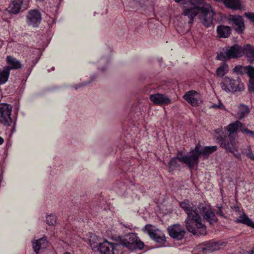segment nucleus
<instances>
[{
    "mask_svg": "<svg viewBox=\"0 0 254 254\" xmlns=\"http://www.w3.org/2000/svg\"><path fill=\"white\" fill-rule=\"evenodd\" d=\"M6 62L8 65L4 67H8L9 71L11 69H18L22 67V64L19 61L12 56H7L6 58Z\"/></svg>",
    "mask_w": 254,
    "mask_h": 254,
    "instance_id": "6ab92c4d",
    "label": "nucleus"
},
{
    "mask_svg": "<svg viewBox=\"0 0 254 254\" xmlns=\"http://www.w3.org/2000/svg\"><path fill=\"white\" fill-rule=\"evenodd\" d=\"M197 93L194 90H190L185 93L184 98L191 105L195 107L198 105V101L196 96Z\"/></svg>",
    "mask_w": 254,
    "mask_h": 254,
    "instance_id": "a211bd4d",
    "label": "nucleus"
},
{
    "mask_svg": "<svg viewBox=\"0 0 254 254\" xmlns=\"http://www.w3.org/2000/svg\"><path fill=\"white\" fill-rule=\"evenodd\" d=\"M228 66L226 63H224L216 70V74L218 76L222 77L228 72Z\"/></svg>",
    "mask_w": 254,
    "mask_h": 254,
    "instance_id": "c85d7f7f",
    "label": "nucleus"
},
{
    "mask_svg": "<svg viewBox=\"0 0 254 254\" xmlns=\"http://www.w3.org/2000/svg\"><path fill=\"white\" fill-rule=\"evenodd\" d=\"M225 129L226 130L227 132H223V134L230 135L231 134L236 137V131L238 130L237 121L234 123H232L228 125L226 127Z\"/></svg>",
    "mask_w": 254,
    "mask_h": 254,
    "instance_id": "bb28decb",
    "label": "nucleus"
},
{
    "mask_svg": "<svg viewBox=\"0 0 254 254\" xmlns=\"http://www.w3.org/2000/svg\"><path fill=\"white\" fill-rule=\"evenodd\" d=\"M56 222V216L54 215H50L46 217V223L49 225H54Z\"/></svg>",
    "mask_w": 254,
    "mask_h": 254,
    "instance_id": "473e14b6",
    "label": "nucleus"
},
{
    "mask_svg": "<svg viewBox=\"0 0 254 254\" xmlns=\"http://www.w3.org/2000/svg\"><path fill=\"white\" fill-rule=\"evenodd\" d=\"M219 210L217 211V213L219 215H220V216L223 217H224V215L223 214L222 210H221V207H219Z\"/></svg>",
    "mask_w": 254,
    "mask_h": 254,
    "instance_id": "a19ab883",
    "label": "nucleus"
},
{
    "mask_svg": "<svg viewBox=\"0 0 254 254\" xmlns=\"http://www.w3.org/2000/svg\"><path fill=\"white\" fill-rule=\"evenodd\" d=\"M10 71L8 67H3L2 69H0V85H2L6 82L9 76Z\"/></svg>",
    "mask_w": 254,
    "mask_h": 254,
    "instance_id": "a878e982",
    "label": "nucleus"
},
{
    "mask_svg": "<svg viewBox=\"0 0 254 254\" xmlns=\"http://www.w3.org/2000/svg\"><path fill=\"white\" fill-rule=\"evenodd\" d=\"M233 155H234V156L236 158H238L240 160H241V155L240 153H235V152H234V153H233Z\"/></svg>",
    "mask_w": 254,
    "mask_h": 254,
    "instance_id": "37998d69",
    "label": "nucleus"
},
{
    "mask_svg": "<svg viewBox=\"0 0 254 254\" xmlns=\"http://www.w3.org/2000/svg\"><path fill=\"white\" fill-rule=\"evenodd\" d=\"M243 56V47L234 44L231 46L225 47L217 54V59L221 61L238 59Z\"/></svg>",
    "mask_w": 254,
    "mask_h": 254,
    "instance_id": "39448f33",
    "label": "nucleus"
},
{
    "mask_svg": "<svg viewBox=\"0 0 254 254\" xmlns=\"http://www.w3.org/2000/svg\"><path fill=\"white\" fill-rule=\"evenodd\" d=\"M216 139L220 147L224 149L226 152L234 153V152L238 151V142L233 135L220 134Z\"/></svg>",
    "mask_w": 254,
    "mask_h": 254,
    "instance_id": "423d86ee",
    "label": "nucleus"
},
{
    "mask_svg": "<svg viewBox=\"0 0 254 254\" xmlns=\"http://www.w3.org/2000/svg\"><path fill=\"white\" fill-rule=\"evenodd\" d=\"M180 207L187 214L185 220L186 226L189 232L194 235H205L206 227L201 222L196 206L188 200H185L180 202Z\"/></svg>",
    "mask_w": 254,
    "mask_h": 254,
    "instance_id": "f257e3e1",
    "label": "nucleus"
},
{
    "mask_svg": "<svg viewBox=\"0 0 254 254\" xmlns=\"http://www.w3.org/2000/svg\"><path fill=\"white\" fill-rule=\"evenodd\" d=\"M168 231L171 238L177 240L183 239L186 234L184 228L179 224H174L169 227Z\"/></svg>",
    "mask_w": 254,
    "mask_h": 254,
    "instance_id": "f8f14e48",
    "label": "nucleus"
},
{
    "mask_svg": "<svg viewBox=\"0 0 254 254\" xmlns=\"http://www.w3.org/2000/svg\"><path fill=\"white\" fill-rule=\"evenodd\" d=\"M117 242L118 246H124L130 252L141 250L144 247V243L139 239L136 234L133 233H129L124 237H119Z\"/></svg>",
    "mask_w": 254,
    "mask_h": 254,
    "instance_id": "20e7f679",
    "label": "nucleus"
},
{
    "mask_svg": "<svg viewBox=\"0 0 254 254\" xmlns=\"http://www.w3.org/2000/svg\"><path fill=\"white\" fill-rule=\"evenodd\" d=\"M250 110L247 106L245 105H241L239 107V111L237 114L238 118L242 119L246 117L249 113Z\"/></svg>",
    "mask_w": 254,
    "mask_h": 254,
    "instance_id": "cd10ccee",
    "label": "nucleus"
},
{
    "mask_svg": "<svg viewBox=\"0 0 254 254\" xmlns=\"http://www.w3.org/2000/svg\"><path fill=\"white\" fill-rule=\"evenodd\" d=\"M63 254H71L69 252H65Z\"/></svg>",
    "mask_w": 254,
    "mask_h": 254,
    "instance_id": "09e8293b",
    "label": "nucleus"
},
{
    "mask_svg": "<svg viewBox=\"0 0 254 254\" xmlns=\"http://www.w3.org/2000/svg\"><path fill=\"white\" fill-rule=\"evenodd\" d=\"M246 74L249 77V80L254 79V67L251 65H247Z\"/></svg>",
    "mask_w": 254,
    "mask_h": 254,
    "instance_id": "2f4dec72",
    "label": "nucleus"
},
{
    "mask_svg": "<svg viewBox=\"0 0 254 254\" xmlns=\"http://www.w3.org/2000/svg\"><path fill=\"white\" fill-rule=\"evenodd\" d=\"M247 68V66H242L241 65H238L236 66L234 68V71L236 72L238 74H240L243 75L246 74V68Z\"/></svg>",
    "mask_w": 254,
    "mask_h": 254,
    "instance_id": "7c9ffc66",
    "label": "nucleus"
},
{
    "mask_svg": "<svg viewBox=\"0 0 254 254\" xmlns=\"http://www.w3.org/2000/svg\"><path fill=\"white\" fill-rule=\"evenodd\" d=\"M4 142V139L0 136V145L2 144Z\"/></svg>",
    "mask_w": 254,
    "mask_h": 254,
    "instance_id": "49530a36",
    "label": "nucleus"
},
{
    "mask_svg": "<svg viewBox=\"0 0 254 254\" xmlns=\"http://www.w3.org/2000/svg\"><path fill=\"white\" fill-rule=\"evenodd\" d=\"M243 254H254V247L251 251L244 252Z\"/></svg>",
    "mask_w": 254,
    "mask_h": 254,
    "instance_id": "79ce46f5",
    "label": "nucleus"
},
{
    "mask_svg": "<svg viewBox=\"0 0 254 254\" xmlns=\"http://www.w3.org/2000/svg\"><path fill=\"white\" fill-rule=\"evenodd\" d=\"M226 243L221 241L207 242L205 247L202 248V251L205 253H212L220 250L222 246H225Z\"/></svg>",
    "mask_w": 254,
    "mask_h": 254,
    "instance_id": "2eb2a0df",
    "label": "nucleus"
},
{
    "mask_svg": "<svg viewBox=\"0 0 254 254\" xmlns=\"http://www.w3.org/2000/svg\"><path fill=\"white\" fill-rule=\"evenodd\" d=\"M123 226H124L125 227H126V228H129V227L127 226V225H125V224H123Z\"/></svg>",
    "mask_w": 254,
    "mask_h": 254,
    "instance_id": "8fccbe9b",
    "label": "nucleus"
},
{
    "mask_svg": "<svg viewBox=\"0 0 254 254\" xmlns=\"http://www.w3.org/2000/svg\"><path fill=\"white\" fill-rule=\"evenodd\" d=\"M237 124L238 125V129H239L242 132L245 133V132L246 131V130H247L248 128L245 127L244 124H243L238 121H237Z\"/></svg>",
    "mask_w": 254,
    "mask_h": 254,
    "instance_id": "72a5a7b5",
    "label": "nucleus"
},
{
    "mask_svg": "<svg viewBox=\"0 0 254 254\" xmlns=\"http://www.w3.org/2000/svg\"><path fill=\"white\" fill-rule=\"evenodd\" d=\"M245 16L249 19L252 22L254 23V13L253 12H248L245 13Z\"/></svg>",
    "mask_w": 254,
    "mask_h": 254,
    "instance_id": "c9c22d12",
    "label": "nucleus"
},
{
    "mask_svg": "<svg viewBox=\"0 0 254 254\" xmlns=\"http://www.w3.org/2000/svg\"><path fill=\"white\" fill-rule=\"evenodd\" d=\"M23 0H13L8 7V12L14 14L18 13L21 8V5L23 3Z\"/></svg>",
    "mask_w": 254,
    "mask_h": 254,
    "instance_id": "4be33fe9",
    "label": "nucleus"
},
{
    "mask_svg": "<svg viewBox=\"0 0 254 254\" xmlns=\"http://www.w3.org/2000/svg\"><path fill=\"white\" fill-rule=\"evenodd\" d=\"M200 210H202V213L203 218L205 220L208 221L210 224H213L217 221V219L215 215V214L211 210H209L205 207L200 206L198 207Z\"/></svg>",
    "mask_w": 254,
    "mask_h": 254,
    "instance_id": "dca6fc26",
    "label": "nucleus"
},
{
    "mask_svg": "<svg viewBox=\"0 0 254 254\" xmlns=\"http://www.w3.org/2000/svg\"><path fill=\"white\" fill-rule=\"evenodd\" d=\"M26 17L28 25L33 27H38L42 19L40 12L36 9L30 10Z\"/></svg>",
    "mask_w": 254,
    "mask_h": 254,
    "instance_id": "9b49d317",
    "label": "nucleus"
},
{
    "mask_svg": "<svg viewBox=\"0 0 254 254\" xmlns=\"http://www.w3.org/2000/svg\"><path fill=\"white\" fill-rule=\"evenodd\" d=\"M235 221L237 223H242L254 228V222L250 219L245 213L239 216Z\"/></svg>",
    "mask_w": 254,
    "mask_h": 254,
    "instance_id": "393cba45",
    "label": "nucleus"
},
{
    "mask_svg": "<svg viewBox=\"0 0 254 254\" xmlns=\"http://www.w3.org/2000/svg\"><path fill=\"white\" fill-rule=\"evenodd\" d=\"M246 134H247L248 136L251 137L252 138H254V131L247 129L246 130V131L245 132Z\"/></svg>",
    "mask_w": 254,
    "mask_h": 254,
    "instance_id": "e433bc0d",
    "label": "nucleus"
},
{
    "mask_svg": "<svg viewBox=\"0 0 254 254\" xmlns=\"http://www.w3.org/2000/svg\"><path fill=\"white\" fill-rule=\"evenodd\" d=\"M248 89L250 92L254 93V79L249 80Z\"/></svg>",
    "mask_w": 254,
    "mask_h": 254,
    "instance_id": "f704fd0d",
    "label": "nucleus"
},
{
    "mask_svg": "<svg viewBox=\"0 0 254 254\" xmlns=\"http://www.w3.org/2000/svg\"><path fill=\"white\" fill-rule=\"evenodd\" d=\"M212 107L220 109H223L224 107L221 103H219L218 105H213Z\"/></svg>",
    "mask_w": 254,
    "mask_h": 254,
    "instance_id": "ea45409f",
    "label": "nucleus"
},
{
    "mask_svg": "<svg viewBox=\"0 0 254 254\" xmlns=\"http://www.w3.org/2000/svg\"><path fill=\"white\" fill-rule=\"evenodd\" d=\"M95 237V239H94L93 241H92V243H96L97 242L96 241L98 240V238L96 236H92L91 237L90 240L91 239L92 237Z\"/></svg>",
    "mask_w": 254,
    "mask_h": 254,
    "instance_id": "a18cd8bd",
    "label": "nucleus"
},
{
    "mask_svg": "<svg viewBox=\"0 0 254 254\" xmlns=\"http://www.w3.org/2000/svg\"><path fill=\"white\" fill-rule=\"evenodd\" d=\"M227 7L233 10L240 9V0H220Z\"/></svg>",
    "mask_w": 254,
    "mask_h": 254,
    "instance_id": "b1692460",
    "label": "nucleus"
},
{
    "mask_svg": "<svg viewBox=\"0 0 254 254\" xmlns=\"http://www.w3.org/2000/svg\"><path fill=\"white\" fill-rule=\"evenodd\" d=\"M149 99L155 104L158 105H168L171 103V100L167 96L159 93L150 95Z\"/></svg>",
    "mask_w": 254,
    "mask_h": 254,
    "instance_id": "4468645a",
    "label": "nucleus"
},
{
    "mask_svg": "<svg viewBox=\"0 0 254 254\" xmlns=\"http://www.w3.org/2000/svg\"><path fill=\"white\" fill-rule=\"evenodd\" d=\"M246 155L248 157L250 158L251 159L254 161V154L251 149H249L248 150V152L247 153Z\"/></svg>",
    "mask_w": 254,
    "mask_h": 254,
    "instance_id": "4c0bfd02",
    "label": "nucleus"
},
{
    "mask_svg": "<svg viewBox=\"0 0 254 254\" xmlns=\"http://www.w3.org/2000/svg\"><path fill=\"white\" fill-rule=\"evenodd\" d=\"M221 86L222 89L227 92L241 91L244 89V85L239 79L234 80L228 77L224 78Z\"/></svg>",
    "mask_w": 254,
    "mask_h": 254,
    "instance_id": "6e6552de",
    "label": "nucleus"
},
{
    "mask_svg": "<svg viewBox=\"0 0 254 254\" xmlns=\"http://www.w3.org/2000/svg\"><path fill=\"white\" fill-rule=\"evenodd\" d=\"M143 231L157 243L163 244L166 242V237L164 234L161 230L156 229L151 225H146L143 228Z\"/></svg>",
    "mask_w": 254,
    "mask_h": 254,
    "instance_id": "1a4fd4ad",
    "label": "nucleus"
},
{
    "mask_svg": "<svg viewBox=\"0 0 254 254\" xmlns=\"http://www.w3.org/2000/svg\"><path fill=\"white\" fill-rule=\"evenodd\" d=\"M217 149V146L216 145L202 147L198 144L195 145L193 149L186 155H183L182 152H179L176 157L179 159V161L185 163L190 169H192L194 166L198 165L199 156L207 158L210 154L215 152Z\"/></svg>",
    "mask_w": 254,
    "mask_h": 254,
    "instance_id": "f03ea898",
    "label": "nucleus"
},
{
    "mask_svg": "<svg viewBox=\"0 0 254 254\" xmlns=\"http://www.w3.org/2000/svg\"><path fill=\"white\" fill-rule=\"evenodd\" d=\"M190 2L193 8L200 11L199 19L204 26L208 27L213 25V18L215 13L211 6H205L203 0H190Z\"/></svg>",
    "mask_w": 254,
    "mask_h": 254,
    "instance_id": "7ed1b4c3",
    "label": "nucleus"
},
{
    "mask_svg": "<svg viewBox=\"0 0 254 254\" xmlns=\"http://www.w3.org/2000/svg\"><path fill=\"white\" fill-rule=\"evenodd\" d=\"M178 161L179 159L176 157H174L171 160L168 164L170 172L173 171L175 168L180 166Z\"/></svg>",
    "mask_w": 254,
    "mask_h": 254,
    "instance_id": "c756f323",
    "label": "nucleus"
},
{
    "mask_svg": "<svg viewBox=\"0 0 254 254\" xmlns=\"http://www.w3.org/2000/svg\"><path fill=\"white\" fill-rule=\"evenodd\" d=\"M243 55H245L246 58L250 64L254 63V46L247 44L243 47Z\"/></svg>",
    "mask_w": 254,
    "mask_h": 254,
    "instance_id": "aec40b11",
    "label": "nucleus"
},
{
    "mask_svg": "<svg viewBox=\"0 0 254 254\" xmlns=\"http://www.w3.org/2000/svg\"><path fill=\"white\" fill-rule=\"evenodd\" d=\"M95 237H92L89 240V243L92 248H97L98 251L101 254H115V251L117 247H119L118 243H113L105 241L103 243H92Z\"/></svg>",
    "mask_w": 254,
    "mask_h": 254,
    "instance_id": "0eeeda50",
    "label": "nucleus"
},
{
    "mask_svg": "<svg viewBox=\"0 0 254 254\" xmlns=\"http://www.w3.org/2000/svg\"><path fill=\"white\" fill-rule=\"evenodd\" d=\"M12 107L6 103H0V122L4 126H9L12 120L10 117Z\"/></svg>",
    "mask_w": 254,
    "mask_h": 254,
    "instance_id": "9d476101",
    "label": "nucleus"
},
{
    "mask_svg": "<svg viewBox=\"0 0 254 254\" xmlns=\"http://www.w3.org/2000/svg\"><path fill=\"white\" fill-rule=\"evenodd\" d=\"M229 20L232 22V25L235 27V30L239 34H242L245 29L243 18L241 15H230Z\"/></svg>",
    "mask_w": 254,
    "mask_h": 254,
    "instance_id": "ddd939ff",
    "label": "nucleus"
},
{
    "mask_svg": "<svg viewBox=\"0 0 254 254\" xmlns=\"http://www.w3.org/2000/svg\"><path fill=\"white\" fill-rule=\"evenodd\" d=\"M215 131L216 133H220V132L222 131V129L220 128H217V129H215Z\"/></svg>",
    "mask_w": 254,
    "mask_h": 254,
    "instance_id": "c03bdc74",
    "label": "nucleus"
},
{
    "mask_svg": "<svg viewBox=\"0 0 254 254\" xmlns=\"http://www.w3.org/2000/svg\"><path fill=\"white\" fill-rule=\"evenodd\" d=\"M177 3H180L181 1H184L185 0H174Z\"/></svg>",
    "mask_w": 254,
    "mask_h": 254,
    "instance_id": "de8ad7c7",
    "label": "nucleus"
},
{
    "mask_svg": "<svg viewBox=\"0 0 254 254\" xmlns=\"http://www.w3.org/2000/svg\"><path fill=\"white\" fill-rule=\"evenodd\" d=\"M89 82H85V83H81V84H79L78 85H76L74 86V88L75 89H77L79 87H82L83 86H85V85H87Z\"/></svg>",
    "mask_w": 254,
    "mask_h": 254,
    "instance_id": "58836bf2",
    "label": "nucleus"
},
{
    "mask_svg": "<svg viewBox=\"0 0 254 254\" xmlns=\"http://www.w3.org/2000/svg\"><path fill=\"white\" fill-rule=\"evenodd\" d=\"M48 246V241L45 237L36 240L35 242H33V248L34 251L37 254L40 249H46Z\"/></svg>",
    "mask_w": 254,
    "mask_h": 254,
    "instance_id": "412c9836",
    "label": "nucleus"
},
{
    "mask_svg": "<svg viewBox=\"0 0 254 254\" xmlns=\"http://www.w3.org/2000/svg\"><path fill=\"white\" fill-rule=\"evenodd\" d=\"M231 30L230 27L228 26L219 25L217 27V32L221 38H226L228 37L231 34Z\"/></svg>",
    "mask_w": 254,
    "mask_h": 254,
    "instance_id": "5701e85b",
    "label": "nucleus"
},
{
    "mask_svg": "<svg viewBox=\"0 0 254 254\" xmlns=\"http://www.w3.org/2000/svg\"><path fill=\"white\" fill-rule=\"evenodd\" d=\"M200 11L195 9L193 7H189L187 8L185 5L183 6V14L185 16H187L189 19V24H191L193 22L194 18L198 14V16L199 17V14L200 12Z\"/></svg>",
    "mask_w": 254,
    "mask_h": 254,
    "instance_id": "f3484780",
    "label": "nucleus"
}]
</instances>
